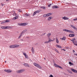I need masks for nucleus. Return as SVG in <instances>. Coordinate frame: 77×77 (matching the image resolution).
<instances>
[{
  "label": "nucleus",
  "mask_w": 77,
  "mask_h": 77,
  "mask_svg": "<svg viewBox=\"0 0 77 77\" xmlns=\"http://www.w3.org/2000/svg\"><path fill=\"white\" fill-rule=\"evenodd\" d=\"M20 45H11L9 46V47L10 48H17V47H19Z\"/></svg>",
  "instance_id": "nucleus-1"
},
{
  "label": "nucleus",
  "mask_w": 77,
  "mask_h": 77,
  "mask_svg": "<svg viewBox=\"0 0 77 77\" xmlns=\"http://www.w3.org/2000/svg\"><path fill=\"white\" fill-rule=\"evenodd\" d=\"M70 41H72V42L74 45H76V46H77V44L76 43H77V41H76L75 38H73L72 39L70 40Z\"/></svg>",
  "instance_id": "nucleus-2"
},
{
  "label": "nucleus",
  "mask_w": 77,
  "mask_h": 77,
  "mask_svg": "<svg viewBox=\"0 0 77 77\" xmlns=\"http://www.w3.org/2000/svg\"><path fill=\"white\" fill-rule=\"evenodd\" d=\"M63 31L64 32H69V33H74L73 31L71 30L66 29H63Z\"/></svg>",
  "instance_id": "nucleus-3"
},
{
  "label": "nucleus",
  "mask_w": 77,
  "mask_h": 77,
  "mask_svg": "<svg viewBox=\"0 0 77 77\" xmlns=\"http://www.w3.org/2000/svg\"><path fill=\"white\" fill-rule=\"evenodd\" d=\"M55 41V38H54L53 40L50 39L48 41H46L45 42V44H47L51 42H53V41Z\"/></svg>",
  "instance_id": "nucleus-4"
},
{
  "label": "nucleus",
  "mask_w": 77,
  "mask_h": 77,
  "mask_svg": "<svg viewBox=\"0 0 77 77\" xmlns=\"http://www.w3.org/2000/svg\"><path fill=\"white\" fill-rule=\"evenodd\" d=\"M9 14L10 15H13V16H17V14L14 11H13L12 12H10Z\"/></svg>",
  "instance_id": "nucleus-5"
},
{
  "label": "nucleus",
  "mask_w": 77,
  "mask_h": 77,
  "mask_svg": "<svg viewBox=\"0 0 77 77\" xmlns=\"http://www.w3.org/2000/svg\"><path fill=\"white\" fill-rule=\"evenodd\" d=\"M24 71H25V70L24 69L19 70H17L16 71V72H17V73H22L23 72H24Z\"/></svg>",
  "instance_id": "nucleus-6"
},
{
  "label": "nucleus",
  "mask_w": 77,
  "mask_h": 77,
  "mask_svg": "<svg viewBox=\"0 0 77 77\" xmlns=\"http://www.w3.org/2000/svg\"><path fill=\"white\" fill-rule=\"evenodd\" d=\"M54 66H55V67H56L57 68H61V69H63V68L62 67L58 65L57 64H56L54 63Z\"/></svg>",
  "instance_id": "nucleus-7"
},
{
  "label": "nucleus",
  "mask_w": 77,
  "mask_h": 77,
  "mask_svg": "<svg viewBox=\"0 0 77 77\" xmlns=\"http://www.w3.org/2000/svg\"><path fill=\"white\" fill-rule=\"evenodd\" d=\"M27 24H28L27 23H23L18 24V25H19V26H26V25H27Z\"/></svg>",
  "instance_id": "nucleus-8"
},
{
  "label": "nucleus",
  "mask_w": 77,
  "mask_h": 77,
  "mask_svg": "<svg viewBox=\"0 0 77 77\" xmlns=\"http://www.w3.org/2000/svg\"><path fill=\"white\" fill-rule=\"evenodd\" d=\"M39 12H41V10H38L36 11H35L33 13V16H35V14H37V13H39Z\"/></svg>",
  "instance_id": "nucleus-9"
},
{
  "label": "nucleus",
  "mask_w": 77,
  "mask_h": 77,
  "mask_svg": "<svg viewBox=\"0 0 77 77\" xmlns=\"http://www.w3.org/2000/svg\"><path fill=\"white\" fill-rule=\"evenodd\" d=\"M23 55L25 56V57L26 58V59H29V57H28V56L26 53L23 52Z\"/></svg>",
  "instance_id": "nucleus-10"
},
{
  "label": "nucleus",
  "mask_w": 77,
  "mask_h": 77,
  "mask_svg": "<svg viewBox=\"0 0 77 77\" xmlns=\"http://www.w3.org/2000/svg\"><path fill=\"white\" fill-rule=\"evenodd\" d=\"M5 71V72H8V73H10V72H12V70L10 69L6 70L5 69L4 70Z\"/></svg>",
  "instance_id": "nucleus-11"
},
{
  "label": "nucleus",
  "mask_w": 77,
  "mask_h": 77,
  "mask_svg": "<svg viewBox=\"0 0 77 77\" xmlns=\"http://www.w3.org/2000/svg\"><path fill=\"white\" fill-rule=\"evenodd\" d=\"M72 71V72H75V73H77V71L75 70L74 69H73L72 68H71L70 69Z\"/></svg>",
  "instance_id": "nucleus-12"
},
{
  "label": "nucleus",
  "mask_w": 77,
  "mask_h": 77,
  "mask_svg": "<svg viewBox=\"0 0 77 77\" xmlns=\"http://www.w3.org/2000/svg\"><path fill=\"white\" fill-rule=\"evenodd\" d=\"M71 27H72V28H73L75 30H76V31H77V28L75 27V26L72 25H71Z\"/></svg>",
  "instance_id": "nucleus-13"
},
{
  "label": "nucleus",
  "mask_w": 77,
  "mask_h": 77,
  "mask_svg": "<svg viewBox=\"0 0 77 77\" xmlns=\"http://www.w3.org/2000/svg\"><path fill=\"white\" fill-rule=\"evenodd\" d=\"M62 19H63V20H67L69 19V18L66 17H62Z\"/></svg>",
  "instance_id": "nucleus-14"
},
{
  "label": "nucleus",
  "mask_w": 77,
  "mask_h": 77,
  "mask_svg": "<svg viewBox=\"0 0 77 77\" xmlns=\"http://www.w3.org/2000/svg\"><path fill=\"white\" fill-rule=\"evenodd\" d=\"M1 28L2 29H8V26H2Z\"/></svg>",
  "instance_id": "nucleus-15"
},
{
  "label": "nucleus",
  "mask_w": 77,
  "mask_h": 77,
  "mask_svg": "<svg viewBox=\"0 0 77 77\" xmlns=\"http://www.w3.org/2000/svg\"><path fill=\"white\" fill-rule=\"evenodd\" d=\"M56 47H57V48H62V47L60 46V45H56Z\"/></svg>",
  "instance_id": "nucleus-16"
},
{
  "label": "nucleus",
  "mask_w": 77,
  "mask_h": 77,
  "mask_svg": "<svg viewBox=\"0 0 77 77\" xmlns=\"http://www.w3.org/2000/svg\"><path fill=\"white\" fill-rule=\"evenodd\" d=\"M52 8H59V7L57 6V5H54L53 6H52Z\"/></svg>",
  "instance_id": "nucleus-17"
},
{
  "label": "nucleus",
  "mask_w": 77,
  "mask_h": 77,
  "mask_svg": "<svg viewBox=\"0 0 77 77\" xmlns=\"http://www.w3.org/2000/svg\"><path fill=\"white\" fill-rule=\"evenodd\" d=\"M52 18L53 17H49L48 18V21H50V20H51V19H52Z\"/></svg>",
  "instance_id": "nucleus-18"
},
{
  "label": "nucleus",
  "mask_w": 77,
  "mask_h": 77,
  "mask_svg": "<svg viewBox=\"0 0 77 77\" xmlns=\"http://www.w3.org/2000/svg\"><path fill=\"white\" fill-rule=\"evenodd\" d=\"M69 36L70 37H74V34H70L69 35Z\"/></svg>",
  "instance_id": "nucleus-19"
},
{
  "label": "nucleus",
  "mask_w": 77,
  "mask_h": 77,
  "mask_svg": "<svg viewBox=\"0 0 77 77\" xmlns=\"http://www.w3.org/2000/svg\"><path fill=\"white\" fill-rule=\"evenodd\" d=\"M63 41H65L66 39V37H63V38H60Z\"/></svg>",
  "instance_id": "nucleus-20"
},
{
  "label": "nucleus",
  "mask_w": 77,
  "mask_h": 77,
  "mask_svg": "<svg viewBox=\"0 0 77 77\" xmlns=\"http://www.w3.org/2000/svg\"><path fill=\"white\" fill-rule=\"evenodd\" d=\"M17 18H18V16H16L13 18V20H15L17 19Z\"/></svg>",
  "instance_id": "nucleus-21"
},
{
  "label": "nucleus",
  "mask_w": 77,
  "mask_h": 77,
  "mask_svg": "<svg viewBox=\"0 0 77 77\" xmlns=\"http://www.w3.org/2000/svg\"><path fill=\"white\" fill-rule=\"evenodd\" d=\"M33 64H34V66H35L36 67H37L38 65V64H36L35 63H34Z\"/></svg>",
  "instance_id": "nucleus-22"
},
{
  "label": "nucleus",
  "mask_w": 77,
  "mask_h": 77,
  "mask_svg": "<svg viewBox=\"0 0 77 77\" xmlns=\"http://www.w3.org/2000/svg\"><path fill=\"white\" fill-rule=\"evenodd\" d=\"M37 68H39V69H42V67H41V66H40V65H39L38 64Z\"/></svg>",
  "instance_id": "nucleus-23"
},
{
  "label": "nucleus",
  "mask_w": 77,
  "mask_h": 77,
  "mask_svg": "<svg viewBox=\"0 0 77 77\" xmlns=\"http://www.w3.org/2000/svg\"><path fill=\"white\" fill-rule=\"evenodd\" d=\"M69 64L70 65V66H72V65H74V64L71 63V62H69Z\"/></svg>",
  "instance_id": "nucleus-24"
},
{
  "label": "nucleus",
  "mask_w": 77,
  "mask_h": 77,
  "mask_svg": "<svg viewBox=\"0 0 77 77\" xmlns=\"http://www.w3.org/2000/svg\"><path fill=\"white\" fill-rule=\"evenodd\" d=\"M24 66H27L28 67H29V64H24Z\"/></svg>",
  "instance_id": "nucleus-25"
},
{
  "label": "nucleus",
  "mask_w": 77,
  "mask_h": 77,
  "mask_svg": "<svg viewBox=\"0 0 77 77\" xmlns=\"http://www.w3.org/2000/svg\"><path fill=\"white\" fill-rule=\"evenodd\" d=\"M47 17H48V16H50V15H51V13H48L47 14Z\"/></svg>",
  "instance_id": "nucleus-26"
},
{
  "label": "nucleus",
  "mask_w": 77,
  "mask_h": 77,
  "mask_svg": "<svg viewBox=\"0 0 77 77\" xmlns=\"http://www.w3.org/2000/svg\"><path fill=\"white\" fill-rule=\"evenodd\" d=\"M40 8H42V9H46L45 7L44 6L41 7Z\"/></svg>",
  "instance_id": "nucleus-27"
},
{
  "label": "nucleus",
  "mask_w": 77,
  "mask_h": 77,
  "mask_svg": "<svg viewBox=\"0 0 77 77\" xmlns=\"http://www.w3.org/2000/svg\"><path fill=\"white\" fill-rule=\"evenodd\" d=\"M54 50L57 53H59V51L57 50L56 49H54Z\"/></svg>",
  "instance_id": "nucleus-28"
},
{
  "label": "nucleus",
  "mask_w": 77,
  "mask_h": 77,
  "mask_svg": "<svg viewBox=\"0 0 77 77\" xmlns=\"http://www.w3.org/2000/svg\"><path fill=\"white\" fill-rule=\"evenodd\" d=\"M31 50L32 53H34V49L33 48H32Z\"/></svg>",
  "instance_id": "nucleus-29"
},
{
  "label": "nucleus",
  "mask_w": 77,
  "mask_h": 77,
  "mask_svg": "<svg viewBox=\"0 0 77 77\" xmlns=\"http://www.w3.org/2000/svg\"><path fill=\"white\" fill-rule=\"evenodd\" d=\"M56 41L57 43H59V40H58V39H57V38L56 39Z\"/></svg>",
  "instance_id": "nucleus-30"
},
{
  "label": "nucleus",
  "mask_w": 77,
  "mask_h": 77,
  "mask_svg": "<svg viewBox=\"0 0 77 77\" xmlns=\"http://www.w3.org/2000/svg\"><path fill=\"white\" fill-rule=\"evenodd\" d=\"M47 17V14H44V15H43V17Z\"/></svg>",
  "instance_id": "nucleus-31"
},
{
  "label": "nucleus",
  "mask_w": 77,
  "mask_h": 77,
  "mask_svg": "<svg viewBox=\"0 0 77 77\" xmlns=\"http://www.w3.org/2000/svg\"><path fill=\"white\" fill-rule=\"evenodd\" d=\"M47 35L48 36H50V35H51V33H48Z\"/></svg>",
  "instance_id": "nucleus-32"
},
{
  "label": "nucleus",
  "mask_w": 77,
  "mask_h": 77,
  "mask_svg": "<svg viewBox=\"0 0 77 77\" xmlns=\"http://www.w3.org/2000/svg\"><path fill=\"white\" fill-rule=\"evenodd\" d=\"M21 34H20L19 36V37L18 38L19 39H20V38H21Z\"/></svg>",
  "instance_id": "nucleus-33"
},
{
  "label": "nucleus",
  "mask_w": 77,
  "mask_h": 77,
  "mask_svg": "<svg viewBox=\"0 0 77 77\" xmlns=\"http://www.w3.org/2000/svg\"><path fill=\"white\" fill-rule=\"evenodd\" d=\"M51 4H48V7H50V6H51Z\"/></svg>",
  "instance_id": "nucleus-34"
},
{
  "label": "nucleus",
  "mask_w": 77,
  "mask_h": 77,
  "mask_svg": "<svg viewBox=\"0 0 77 77\" xmlns=\"http://www.w3.org/2000/svg\"><path fill=\"white\" fill-rule=\"evenodd\" d=\"M73 20V21H77V18L74 19Z\"/></svg>",
  "instance_id": "nucleus-35"
},
{
  "label": "nucleus",
  "mask_w": 77,
  "mask_h": 77,
  "mask_svg": "<svg viewBox=\"0 0 77 77\" xmlns=\"http://www.w3.org/2000/svg\"><path fill=\"white\" fill-rule=\"evenodd\" d=\"M25 15L26 16H27V17H28V16H29V15H30V14H26Z\"/></svg>",
  "instance_id": "nucleus-36"
},
{
  "label": "nucleus",
  "mask_w": 77,
  "mask_h": 77,
  "mask_svg": "<svg viewBox=\"0 0 77 77\" xmlns=\"http://www.w3.org/2000/svg\"><path fill=\"white\" fill-rule=\"evenodd\" d=\"M9 21H10L9 20H7L5 21V22L6 23H9Z\"/></svg>",
  "instance_id": "nucleus-37"
},
{
  "label": "nucleus",
  "mask_w": 77,
  "mask_h": 77,
  "mask_svg": "<svg viewBox=\"0 0 77 77\" xmlns=\"http://www.w3.org/2000/svg\"><path fill=\"white\" fill-rule=\"evenodd\" d=\"M18 12H21V10H19L18 11Z\"/></svg>",
  "instance_id": "nucleus-38"
},
{
  "label": "nucleus",
  "mask_w": 77,
  "mask_h": 77,
  "mask_svg": "<svg viewBox=\"0 0 77 77\" xmlns=\"http://www.w3.org/2000/svg\"><path fill=\"white\" fill-rule=\"evenodd\" d=\"M5 23V21L1 23V24H4Z\"/></svg>",
  "instance_id": "nucleus-39"
},
{
  "label": "nucleus",
  "mask_w": 77,
  "mask_h": 77,
  "mask_svg": "<svg viewBox=\"0 0 77 77\" xmlns=\"http://www.w3.org/2000/svg\"><path fill=\"white\" fill-rule=\"evenodd\" d=\"M74 55H75L76 56H77V54H76V53L74 54Z\"/></svg>",
  "instance_id": "nucleus-40"
},
{
  "label": "nucleus",
  "mask_w": 77,
  "mask_h": 77,
  "mask_svg": "<svg viewBox=\"0 0 77 77\" xmlns=\"http://www.w3.org/2000/svg\"><path fill=\"white\" fill-rule=\"evenodd\" d=\"M70 73V74H72V72H69Z\"/></svg>",
  "instance_id": "nucleus-41"
},
{
  "label": "nucleus",
  "mask_w": 77,
  "mask_h": 77,
  "mask_svg": "<svg viewBox=\"0 0 77 77\" xmlns=\"http://www.w3.org/2000/svg\"><path fill=\"white\" fill-rule=\"evenodd\" d=\"M62 50H64V51H65L66 50L65 49H62Z\"/></svg>",
  "instance_id": "nucleus-42"
},
{
  "label": "nucleus",
  "mask_w": 77,
  "mask_h": 77,
  "mask_svg": "<svg viewBox=\"0 0 77 77\" xmlns=\"http://www.w3.org/2000/svg\"><path fill=\"white\" fill-rule=\"evenodd\" d=\"M75 52V51H74V50H73V53H74Z\"/></svg>",
  "instance_id": "nucleus-43"
},
{
  "label": "nucleus",
  "mask_w": 77,
  "mask_h": 77,
  "mask_svg": "<svg viewBox=\"0 0 77 77\" xmlns=\"http://www.w3.org/2000/svg\"><path fill=\"white\" fill-rule=\"evenodd\" d=\"M2 6H3L4 5H3V4H2Z\"/></svg>",
  "instance_id": "nucleus-44"
},
{
  "label": "nucleus",
  "mask_w": 77,
  "mask_h": 77,
  "mask_svg": "<svg viewBox=\"0 0 77 77\" xmlns=\"http://www.w3.org/2000/svg\"><path fill=\"white\" fill-rule=\"evenodd\" d=\"M5 63H6V61H5Z\"/></svg>",
  "instance_id": "nucleus-45"
},
{
  "label": "nucleus",
  "mask_w": 77,
  "mask_h": 77,
  "mask_svg": "<svg viewBox=\"0 0 77 77\" xmlns=\"http://www.w3.org/2000/svg\"><path fill=\"white\" fill-rule=\"evenodd\" d=\"M8 0H6V1H8Z\"/></svg>",
  "instance_id": "nucleus-46"
}]
</instances>
